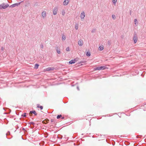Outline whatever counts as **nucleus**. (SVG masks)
Here are the masks:
<instances>
[{
	"instance_id": "obj_1",
	"label": "nucleus",
	"mask_w": 146,
	"mask_h": 146,
	"mask_svg": "<svg viewBox=\"0 0 146 146\" xmlns=\"http://www.w3.org/2000/svg\"><path fill=\"white\" fill-rule=\"evenodd\" d=\"M108 68L106 67V66H98V67H95L94 68V69L95 70H104Z\"/></svg>"
},
{
	"instance_id": "obj_2",
	"label": "nucleus",
	"mask_w": 146,
	"mask_h": 146,
	"mask_svg": "<svg viewBox=\"0 0 146 146\" xmlns=\"http://www.w3.org/2000/svg\"><path fill=\"white\" fill-rule=\"evenodd\" d=\"M133 40L134 41V43H136L137 42V35L135 32L133 38Z\"/></svg>"
},
{
	"instance_id": "obj_3",
	"label": "nucleus",
	"mask_w": 146,
	"mask_h": 146,
	"mask_svg": "<svg viewBox=\"0 0 146 146\" xmlns=\"http://www.w3.org/2000/svg\"><path fill=\"white\" fill-rule=\"evenodd\" d=\"M9 6L8 4L6 5L5 3H3L0 5V9H5Z\"/></svg>"
},
{
	"instance_id": "obj_4",
	"label": "nucleus",
	"mask_w": 146,
	"mask_h": 146,
	"mask_svg": "<svg viewBox=\"0 0 146 146\" xmlns=\"http://www.w3.org/2000/svg\"><path fill=\"white\" fill-rule=\"evenodd\" d=\"M58 10V8L57 7H54L53 10V14L55 15L57 14V12Z\"/></svg>"
},
{
	"instance_id": "obj_5",
	"label": "nucleus",
	"mask_w": 146,
	"mask_h": 146,
	"mask_svg": "<svg viewBox=\"0 0 146 146\" xmlns=\"http://www.w3.org/2000/svg\"><path fill=\"white\" fill-rule=\"evenodd\" d=\"M21 3V2L13 4L10 5L9 6V7H15L16 6H17L20 4Z\"/></svg>"
},
{
	"instance_id": "obj_6",
	"label": "nucleus",
	"mask_w": 146,
	"mask_h": 146,
	"mask_svg": "<svg viewBox=\"0 0 146 146\" xmlns=\"http://www.w3.org/2000/svg\"><path fill=\"white\" fill-rule=\"evenodd\" d=\"M33 113L34 115H37V113L36 112L35 110L31 111L30 112L29 115L30 116L32 115V113Z\"/></svg>"
},
{
	"instance_id": "obj_7",
	"label": "nucleus",
	"mask_w": 146,
	"mask_h": 146,
	"mask_svg": "<svg viewBox=\"0 0 146 146\" xmlns=\"http://www.w3.org/2000/svg\"><path fill=\"white\" fill-rule=\"evenodd\" d=\"M85 13L84 11H82L80 17L81 19H84L85 17Z\"/></svg>"
},
{
	"instance_id": "obj_8",
	"label": "nucleus",
	"mask_w": 146,
	"mask_h": 146,
	"mask_svg": "<svg viewBox=\"0 0 146 146\" xmlns=\"http://www.w3.org/2000/svg\"><path fill=\"white\" fill-rule=\"evenodd\" d=\"M76 61V59H74V60H72L71 61H70L69 62V63L70 64H72L74 63Z\"/></svg>"
},
{
	"instance_id": "obj_9",
	"label": "nucleus",
	"mask_w": 146,
	"mask_h": 146,
	"mask_svg": "<svg viewBox=\"0 0 146 146\" xmlns=\"http://www.w3.org/2000/svg\"><path fill=\"white\" fill-rule=\"evenodd\" d=\"M49 121V120L48 119H46L42 121V123L44 124H46Z\"/></svg>"
},
{
	"instance_id": "obj_10",
	"label": "nucleus",
	"mask_w": 146,
	"mask_h": 146,
	"mask_svg": "<svg viewBox=\"0 0 146 146\" xmlns=\"http://www.w3.org/2000/svg\"><path fill=\"white\" fill-rule=\"evenodd\" d=\"M69 3V1L68 0H65L63 3V5H67Z\"/></svg>"
},
{
	"instance_id": "obj_11",
	"label": "nucleus",
	"mask_w": 146,
	"mask_h": 146,
	"mask_svg": "<svg viewBox=\"0 0 146 146\" xmlns=\"http://www.w3.org/2000/svg\"><path fill=\"white\" fill-rule=\"evenodd\" d=\"M46 15V12L45 11H43L42 13V16L43 18H44L45 17Z\"/></svg>"
},
{
	"instance_id": "obj_12",
	"label": "nucleus",
	"mask_w": 146,
	"mask_h": 146,
	"mask_svg": "<svg viewBox=\"0 0 146 146\" xmlns=\"http://www.w3.org/2000/svg\"><path fill=\"white\" fill-rule=\"evenodd\" d=\"M83 42L82 41L79 40L78 42V44L80 46H82L83 45Z\"/></svg>"
},
{
	"instance_id": "obj_13",
	"label": "nucleus",
	"mask_w": 146,
	"mask_h": 146,
	"mask_svg": "<svg viewBox=\"0 0 146 146\" xmlns=\"http://www.w3.org/2000/svg\"><path fill=\"white\" fill-rule=\"evenodd\" d=\"M53 70L52 68L51 67H48L46 69V70L47 71H50Z\"/></svg>"
},
{
	"instance_id": "obj_14",
	"label": "nucleus",
	"mask_w": 146,
	"mask_h": 146,
	"mask_svg": "<svg viewBox=\"0 0 146 146\" xmlns=\"http://www.w3.org/2000/svg\"><path fill=\"white\" fill-rule=\"evenodd\" d=\"M4 48L3 47H1V54H3V51L4 50Z\"/></svg>"
},
{
	"instance_id": "obj_15",
	"label": "nucleus",
	"mask_w": 146,
	"mask_h": 146,
	"mask_svg": "<svg viewBox=\"0 0 146 146\" xmlns=\"http://www.w3.org/2000/svg\"><path fill=\"white\" fill-rule=\"evenodd\" d=\"M86 55L88 56H90L91 55L90 53L89 52H87L86 54Z\"/></svg>"
},
{
	"instance_id": "obj_16",
	"label": "nucleus",
	"mask_w": 146,
	"mask_h": 146,
	"mask_svg": "<svg viewBox=\"0 0 146 146\" xmlns=\"http://www.w3.org/2000/svg\"><path fill=\"white\" fill-rule=\"evenodd\" d=\"M104 48L103 46H100L98 48L99 50L100 51L102 50Z\"/></svg>"
},
{
	"instance_id": "obj_17",
	"label": "nucleus",
	"mask_w": 146,
	"mask_h": 146,
	"mask_svg": "<svg viewBox=\"0 0 146 146\" xmlns=\"http://www.w3.org/2000/svg\"><path fill=\"white\" fill-rule=\"evenodd\" d=\"M56 51L58 54H60L61 53L60 51V49H56Z\"/></svg>"
},
{
	"instance_id": "obj_18",
	"label": "nucleus",
	"mask_w": 146,
	"mask_h": 146,
	"mask_svg": "<svg viewBox=\"0 0 146 146\" xmlns=\"http://www.w3.org/2000/svg\"><path fill=\"white\" fill-rule=\"evenodd\" d=\"M39 66V65L38 64H36L35 65V68L36 69H37L38 68V66Z\"/></svg>"
},
{
	"instance_id": "obj_19",
	"label": "nucleus",
	"mask_w": 146,
	"mask_h": 146,
	"mask_svg": "<svg viewBox=\"0 0 146 146\" xmlns=\"http://www.w3.org/2000/svg\"><path fill=\"white\" fill-rule=\"evenodd\" d=\"M30 125H33V126L35 124V123L33 122H30L28 123Z\"/></svg>"
},
{
	"instance_id": "obj_20",
	"label": "nucleus",
	"mask_w": 146,
	"mask_h": 146,
	"mask_svg": "<svg viewBox=\"0 0 146 146\" xmlns=\"http://www.w3.org/2000/svg\"><path fill=\"white\" fill-rule=\"evenodd\" d=\"M62 115H58L57 116V119H59L60 118L62 117Z\"/></svg>"
},
{
	"instance_id": "obj_21",
	"label": "nucleus",
	"mask_w": 146,
	"mask_h": 146,
	"mask_svg": "<svg viewBox=\"0 0 146 146\" xmlns=\"http://www.w3.org/2000/svg\"><path fill=\"white\" fill-rule=\"evenodd\" d=\"M21 116L24 117H26V113H24L23 114H22Z\"/></svg>"
},
{
	"instance_id": "obj_22",
	"label": "nucleus",
	"mask_w": 146,
	"mask_h": 146,
	"mask_svg": "<svg viewBox=\"0 0 146 146\" xmlns=\"http://www.w3.org/2000/svg\"><path fill=\"white\" fill-rule=\"evenodd\" d=\"M66 50L67 51H70V49L69 47H68L66 48Z\"/></svg>"
},
{
	"instance_id": "obj_23",
	"label": "nucleus",
	"mask_w": 146,
	"mask_h": 146,
	"mask_svg": "<svg viewBox=\"0 0 146 146\" xmlns=\"http://www.w3.org/2000/svg\"><path fill=\"white\" fill-rule=\"evenodd\" d=\"M117 2V0H112V2L113 3L115 4Z\"/></svg>"
},
{
	"instance_id": "obj_24",
	"label": "nucleus",
	"mask_w": 146,
	"mask_h": 146,
	"mask_svg": "<svg viewBox=\"0 0 146 146\" xmlns=\"http://www.w3.org/2000/svg\"><path fill=\"white\" fill-rule=\"evenodd\" d=\"M62 40H65V39H66V36H64V35H63L62 36Z\"/></svg>"
},
{
	"instance_id": "obj_25",
	"label": "nucleus",
	"mask_w": 146,
	"mask_h": 146,
	"mask_svg": "<svg viewBox=\"0 0 146 146\" xmlns=\"http://www.w3.org/2000/svg\"><path fill=\"white\" fill-rule=\"evenodd\" d=\"M75 29L76 30H78V25L77 24H76L75 25Z\"/></svg>"
},
{
	"instance_id": "obj_26",
	"label": "nucleus",
	"mask_w": 146,
	"mask_h": 146,
	"mask_svg": "<svg viewBox=\"0 0 146 146\" xmlns=\"http://www.w3.org/2000/svg\"><path fill=\"white\" fill-rule=\"evenodd\" d=\"M112 19L114 20L115 19V16L114 15H112Z\"/></svg>"
},
{
	"instance_id": "obj_27",
	"label": "nucleus",
	"mask_w": 146,
	"mask_h": 146,
	"mask_svg": "<svg viewBox=\"0 0 146 146\" xmlns=\"http://www.w3.org/2000/svg\"><path fill=\"white\" fill-rule=\"evenodd\" d=\"M57 137L58 139H61L62 138V135H60V136H57Z\"/></svg>"
},
{
	"instance_id": "obj_28",
	"label": "nucleus",
	"mask_w": 146,
	"mask_h": 146,
	"mask_svg": "<svg viewBox=\"0 0 146 146\" xmlns=\"http://www.w3.org/2000/svg\"><path fill=\"white\" fill-rule=\"evenodd\" d=\"M10 132L9 131H8L6 133V135L7 136V135H10Z\"/></svg>"
},
{
	"instance_id": "obj_29",
	"label": "nucleus",
	"mask_w": 146,
	"mask_h": 146,
	"mask_svg": "<svg viewBox=\"0 0 146 146\" xmlns=\"http://www.w3.org/2000/svg\"><path fill=\"white\" fill-rule=\"evenodd\" d=\"M111 44V42L110 41H108V45L110 46Z\"/></svg>"
},
{
	"instance_id": "obj_30",
	"label": "nucleus",
	"mask_w": 146,
	"mask_h": 146,
	"mask_svg": "<svg viewBox=\"0 0 146 146\" xmlns=\"http://www.w3.org/2000/svg\"><path fill=\"white\" fill-rule=\"evenodd\" d=\"M65 12L64 11H62V15H64V14H65Z\"/></svg>"
},
{
	"instance_id": "obj_31",
	"label": "nucleus",
	"mask_w": 146,
	"mask_h": 146,
	"mask_svg": "<svg viewBox=\"0 0 146 146\" xmlns=\"http://www.w3.org/2000/svg\"><path fill=\"white\" fill-rule=\"evenodd\" d=\"M96 29H94L93 30H92V33H94L96 31Z\"/></svg>"
},
{
	"instance_id": "obj_32",
	"label": "nucleus",
	"mask_w": 146,
	"mask_h": 146,
	"mask_svg": "<svg viewBox=\"0 0 146 146\" xmlns=\"http://www.w3.org/2000/svg\"><path fill=\"white\" fill-rule=\"evenodd\" d=\"M40 46L41 48H43V46L42 44L40 45Z\"/></svg>"
},
{
	"instance_id": "obj_33",
	"label": "nucleus",
	"mask_w": 146,
	"mask_h": 146,
	"mask_svg": "<svg viewBox=\"0 0 146 146\" xmlns=\"http://www.w3.org/2000/svg\"><path fill=\"white\" fill-rule=\"evenodd\" d=\"M39 108H40L41 109V110H42L43 109V107H42V106H40V107H39Z\"/></svg>"
},
{
	"instance_id": "obj_34",
	"label": "nucleus",
	"mask_w": 146,
	"mask_h": 146,
	"mask_svg": "<svg viewBox=\"0 0 146 146\" xmlns=\"http://www.w3.org/2000/svg\"><path fill=\"white\" fill-rule=\"evenodd\" d=\"M40 106V105L39 104H37V108H39V107Z\"/></svg>"
},
{
	"instance_id": "obj_35",
	"label": "nucleus",
	"mask_w": 146,
	"mask_h": 146,
	"mask_svg": "<svg viewBox=\"0 0 146 146\" xmlns=\"http://www.w3.org/2000/svg\"><path fill=\"white\" fill-rule=\"evenodd\" d=\"M51 122H54V119H51Z\"/></svg>"
},
{
	"instance_id": "obj_36",
	"label": "nucleus",
	"mask_w": 146,
	"mask_h": 146,
	"mask_svg": "<svg viewBox=\"0 0 146 146\" xmlns=\"http://www.w3.org/2000/svg\"><path fill=\"white\" fill-rule=\"evenodd\" d=\"M137 19H134V21L135 22H136L137 21Z\"/></svg>"
},
{
	"instance_id": "obj_37",
	"label": "nucleus",
	"mask_w": 146,
	"mask_h": 146,
	"mask_svg": "<svg viewBox=\"0 0 146 146\" xmlns=\"http://www.w3.org/2000/svg\"><path fill=\"white\" fill-rule=\"evenodd\" d=\"M77 90H80L79 88V87L78 86H77Z\"/></svg>"
},
{
	"instance_id": "obj_38",
	"label": "nucleus",
	"mask_w": 146,
	"mask_h": 146,
	"mask_svg": "<svg viewBox=\"0 0 146 146\" xmlns=\"http://www.w3.org/2000/svg\"><path fill=\"white\" fill-rule=\"evenodd\" d=\"M61 117L62 119H63L64 118V117Z\"/></svg>"
},
{
	"instance_id": "obj_39",
	"label": "nucleus",
	"mask_w": 146,
	"mask_h": 146,
	"mask_svg": "<svg viewBox=\"0 0 146 146\" xmlns=\"http://www.w3.org/2000/svg\"><path fill=\"white\" fill-rule=\"evenodd\" d=\"M22 130L23 131H25V129L24 128H23V129H22Z\"/></svg>"
},
{
	"instance_id": "obj_40",
	"label": "nucleus",
	"mask_w": 146,
	"mask_h": 146,
	"mask_svg": "<svg viewBox=\"0 0 146 146\" xmlns=\"http://www.w3.org/2000/svg\"><path fill=\"white\" fill-rule=\"evenodd\" d=\"M56 49H58V46H57L56 47Z\"/></svg>"
},
{
	"instance_id": "obj_41",
	"label": "nucleus",
	"mask_w": 146,
	"mask_h": 146,
	"mask_svg": "<svg viewBox=\"0 0 146 146\" xmlns=\"http://www.w3.org/2000/svg\"><path fill=\"white\" fill-rule=\"evenodd\" d=\"M7 139H11V138H9V137H7Z\"/></svg>"
},
{
	"instance_id": "obj_42",
	"label": "nucleus",
	"mask_w": 146,
	"mask_h": 146,
	"mask_svg": "<svg viewBox=\"0 0 146 146\" xmlns=\"http://www.w3.org/2000/svg\"><path fill=\"white\" fill-rule=\"evenodd\" d=\"M3 109L5 110V108H3Z\"/></svg>"
}]
</instances>
